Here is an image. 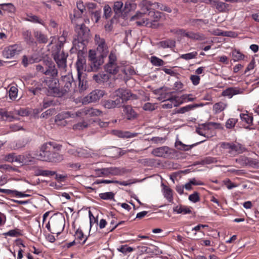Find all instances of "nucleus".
<instances>
[{
    "label": "nucleus",
    "instance_id": "obj_1",
    "mask_svg": "<svg viewBox=\"0 0 259 259\" xmlns=\"http://www.w3.org/2000/svg\"><path fill=\"white\" fill-rule=\"evenodd\" d=\"M62 145L54 142H48L40 147L37 155L38 159L44 161L59 163L64 159L63 155L58 151L61 150Z\"/></svg>",
    "mask_w": 259,
    "mask_h": 259
},
{
    "label": "nucleus",
    "instance_id": "obj_2",
    "mask_svg": "<svg viewBox=\"0 0 259 259\" xmlns=\"http://www.w3.org/2000/svg\"><path fill=\"white\" fill-rule=\"evenodd\" d=\"M62 88L60 89V97L75 90V83L71 73L62 75L61 79Z\"/></svg>",
    "mask_w": 259,
    "mask_h": 259
},
{
    "label": "nucleus",
    "instance_id": "obj_3",
    "mask_svg": "<svg viewBox=\"0 0 259 259\" xmlns=\"http://www.w3.org/2000/svg\"><path fill=\"white\" fill-rule=\"evenodd\" d=\"M149 18H143L142 21L137 22L138 26H145L148 27L156 28L158 26V22L161 17V13L158 11H150Z\"/></svg>",
    "mask_w": 259,
    "mask_h": 259
},
{
    "label": "nucleus",
    "instance_id": "obj_4",
    "mask_svg": "<svg viewBox=\"0 0 259 259\" xmlns=\"http://www.w3.org/2000/svg\"><path fill=\"white\" fill-rule=\"evenodd\" d=\"M62 44L60 43L56 46V50L53 51L52 53L53 57L57 64L58 67L66 71V60L68 57V54L65 53L61 50Z\"/></svg>",
    "mask_w": 259,
    "mask_h": 259
},
{
    "label": "nucleus",
    "instance_id": "obj_5",
    "mask_svg": "<svg viewBox=\"0 0 259 259\" xmlns=\"http://www.w3.org/2000/svg\"><path fill=\"white\" fill-rule=\"evenodd\" d=\"M45 85L48 88V93L54 97H60L59 81L56 77H46L42 81Z\"/></svg>",
    "mask_w": 259,
    "mask_h": 259
},
{
    "label": "nucleus",
    "instance_id": "obj_6",
    "mask_svg": "<svg viewBox=\"0 0 259 259\" xmlns=\"http://www.w3.org/2000/svg\"><path fill=\"white\" fill-rule=\"evenodd\" d=\"M94 41L97 52L103 57H107L109 53V48L105 38L96 34L95 35Z\"/></svg>",
    "mask_w": 259,
    "mask_h": 259
},
{
    "label": "nucleus",
    "instance_id": "obj_7",
    "mask_svg": "<svg viewBox=\"0 0 259 259\" xmlns=\"http://www.w3.org/2000/svg\"><path fill=\"white\" fill-rule=\"evenodd\" d=\"M75 31L77 33L78 42L82 43L84 41H87L90 38V30L84 24L76 25Z\"/></svg>",
    "mask_w": 259,
    "mask_h": 259
},
{
    "label": "nucleus",
    "instance_id": "obj_8",
    "mask_svg": "<svg viewBox=\"0 0 259 259\" xmlns=\"http://www.w3.org/2000/svg\"><path fill=\"white\" fill-rule=\"evenodd\" d=\"M115 96L116 99H120L121 104L124 101L137 99V96L136 95L133 94L130 90L124 89H119L116 90L115 92Z\"/></svg>",
    "mask_w": 259,
    "mask_h": 259
},
{
    "label": "nucleus",
    "instance_id": "obj_9",
    "mask_svg": "<svg viewBox=\"0 0 259 259\" xmlns=\"http://www.w3.org/2000/svg\"><path fill=\"white\" fill-rule=\"evenodd\" d=\"M22 50V47L18 45H11L4 49L2 52L3 56L7 59H11L18 55Z\"/></svg>",
    "mask_w": 259,
    "mask_h": 259
},
{
    "label": "nucleus",
    "instance_id": "obj_10",
    "mask_svg": "<svg viewBox=\"0 0 259 259\" xmlns=\"http://www.w3.org/2000/svg\"><path fill=\"white\" fill-rule=\"evenodd\" d=\"M222 147L231 154H240L244 151V148L239 144L224 143L222 144Z\"/></svg>",
    "mask_w": 259,
    "mask_h": 259
},
{
    "label": "nucleus",
    "instance_id": "obj_11",
    "mask_svg": "<svg viewBox=\"0 0 259 259\" xmlns=\"http://www.w3.org/2000/svg\"><path fill=\"white\" fill-rule=\"evenodd\" d=\"M102 114V111L99 109L94 108L85 107L81 109L76 112V116H82L88 115L89 116H98Z\"/></svg>",
    "mask_w": 259,
    "mask_h": 259
},
{
    "label": "nucleus",
    "instance_id": "obj_12",
    "mask_svg": "<svg viewBox=\"0 0 259 259\" xmlns=\"http://www.w3.org/2000/svg\"><path fill=\"white\" fill-rule=\"evenodd\" d=\"M65 219L62 217L53 218L52 220V224L53 228V234H60L64 230L65 226Z\"/></svg>",
    "mask_w": 259,
    "mask_h": 259
},
{
    "label": "nucleus",
    "instance_id": "obj_13",
    "mask_svg": "<svg viewBox=\"0 0 259 259\" xmlns=\"http://www.w3.org/2000/svg\"><path fill=\"white\" fill-rule=\"evenodd\" d=\"M105 94V91L102 90H95L91 92L83 99V102H95L100 100Z\"/></svg>",
    "mask_w": 259,
    "mask_h": 259
},
{
    "label": "nucleus",
    "instance_id": "obj_14",
    "mask_svg": "<svg viewBox=\"0 0 259 259\" xmlns=\"http://www.w3.org/2000/svg\"><path fill=\"white\" fill-rule=\"evenodd\" d=\"M175 152V150L167 146H162L154 149L152 153L155 156L166 157Z\"/></svg>",
    "mask_w": 259,
    "mask_h": 259
},
{
    "label": "nucleus",
    "instance_id": "obj_15",
    "mask_svg": "<svg viewBox=\"0 0 259 259\" xmlns=\"http://www.w3.org/2000/svg\"><path fill=\"white\" fill-rule=\"evenodd\" d=\"M44 62L45 64L44 74L46 75H50L51 77H57L58 72L54 63L48 60L45 61Z\"/></svg>",
    "mask_w": 259,
    "mask_h": 259
},
{
    "label": "nucleus",
    "instance_id": "obj_16",
    "mask_svg": "<svg viewBox=\"0 0 259 259\" xmlns=\"http://www.w3.org/2000/svg\"><path fill=\"white\" fill-rule=\"evenodd\" d=\"M172 93L173 92H168L163 95L161 94L159 98L163 99L164 101H169L170 102L174 103V106H177L182 104V102H180L179 97L172 96Z\"/></svg>",
    "mask_w": 259,
    "mask_h": 259
},
{
    "label": "nucleus",
    "instance_id": "obj_17",
    "mask_svg": "<svg viewBox=\"0 0 259 259\" xmlns=\"http://www.w3.org/2000/svg\"><path fill=\"white\" fill-rule=\"evenodd\" d=\"M106 57H103L102 55H100L97 58L91 61V71H97L99 69L100 66L103 64L104 59Z\"/></svg>",
    "mask_w": 259,
    "mask_h": 259
},
{
    "label": "nucleus",
    "instance_id": "obj_18",
    "mask_svg": "<svg viewBox=\"0 0 259 259\" xmlns=\"http://www.w3.org/2000/svg\"><path fill=\"white\" fill-rule=\"evenodd\" d=\"M102 104L105 108L110 109L119 107L121 105V101L120 99L116 98L114 100H105Z\"/></svg>",
    "mask_w": 259,
    "mask_h": 259
},
{
    "label": "nucleus",
    "instance_id": "obj_19",
    "mask_svg": "<svg viewBox=\"0 0 259 259\" xmlns=\"http://www.w3.org/2000/svg\"><path fill=\"white\" fill-rule=\"evenodd\" d=\"M242 93L241 90L237 88H228L224 90L222 93V95L224 97H228L231 98L233 96L240 94Z\"/></svg>",
    "mask_w": 259,
    "mask_h": 259
},
{
    "label": "nucleus",
    "instance_id": "obj_20",
    "mask_svg": "<svg viewBox=\"0 0 259 259\" xmlns=\"http://www.w3.org/2000/svg\"><path fill=\"white\" fill-rule=\"evenodd\" d=\"M76 68L77 71V76L82 75L83 71H85V61L83 58H78L76 62Z\"/></svg>",
    "mask_w": 259,
    "mask_h": 259
},
{
    "label": "nucleus",
    "instance_id": "obj_21",
    "mask_svg": "<svg viewBox=\"0 0 259 259\" xmlns=\"http://www.w3.org/2000/svg\"><path fill=\"white\" fill-rule=\"evenodd\" d=\"M123 112L128 120H133L137 116V114L130 105H126L123 107Z\"/></svg>",
    "mask_w": 259,
    "mask_h": 259
},
{
    "label": "nucleus",
    "instance_id": "obj_22",
    "mask_svg": "<svg viewBox=\"0 0 259 259\" xmlns=\"http://www.w3.org/2000/svg\"><path fill=\"white\" fill-rule=\"evenodd\" d=\"M212 6H214L220 12H226L230 9V5L222 2L213 1Z\"/></svg>",
    "mask_w": 259,
    "mask_h": 259
},
{
    "label": "nucleus",
    "instance_id": "obj_23",
    "mask_svg": "<svg viewBox=\"0 0 259 259\" xmlns=\"http://www.w3.org/2000/svg\"><path fill=\"white\" fill-rule=\"evenodd\" d=\"M113 133L115 135L121 138H131L138 135V133H131L128 131L123 132L119 130L114 131Z\"/></svg>",
    "mask_w": 259,
    "mask_h": 259
},
{
    "label": "nucleus",
    "instance_id": "obj_24",
    "mask_svg": "<svg viewBox=\"0 0 259 259\" xmlns=\"http://www.w3.org/2000/svg\"><path fill=\"white\" fill-rule=\"evenodd\" d=\"M109 78L108 74L104 72H100L93 76V79L98 83H102L106 82Z\"/></svg>",
    "mask_w": 259,
    "mask_h": 259
},
{
    "label": "nucleus",
    "instance_id": "obj_25",
    "mask_svg": "<svg viewBox=\"0 0 259 259\" xmlns=\"http://www.w3.org/2000/svg\"><path fill=\"white\" fill-rule=\"evenodd\" d=\"M205 141V140H203L202 141L197 142L195 144H193L191 145H187L183 144L181 141H176L175 143V146L177 147V149L180 150H184V151H188L190 149H191L192 147H194L196 145H197L202 142Z\"/></svg>",
    "mask_w": 259,
    "mask_h": 259
},
{
    "label": "nucleus",
    "instance_id": "obj_26",
    "mask_svg": "<svg viewBox=\"0 0 259 259\" xmlns=\"http://www.w3.org/2000/svg\"><path fill=\"white\" fill-rule=\"evenodd\" d=\"M189 23L191 26L199 28L203 25L207 24L208 20L201 19H190L189 20Z\"/></svg>",
    "mask_w": 259,
    "mask_h": 259
},
{
    "label": "nucleus",
    "instance_id": "obj_27",
    "mask_svg": "<svg viewBox=\"0 0 259 259\" xmlns=\"http://www.w3.org/2000/svg\"><path fill=\"white\" fill-rule=\"evenodd\" d=\"M204 105L203 103L194 104L193 105H188L186 106L181 107L177 111V113L183 114L185 112H188L196 108L203 107Z\"/></svg>",
    "mask_w": 259,
    "mask_h": 259
},
{
    "label": "nucleus",
    "instance_id": "obj_28",
    "mask_svg": "<svg viewBox=\"0 0 259 259\" xmlns=\"http://www.w3.org/2000/svg\"><path fill=\"white\" fill-rule=\"evenodd\" d=\"M105 70L110 74H116L119 71V66L117 63H107L104 66Z\"/></svg>",
    "mask_w": 259,
    "mask_h": 259
},
{
    "label": "nucleus",
    "instance_id": "obj_29",
    "mask_svg": "<svg viewBox=\"0 0 259 259\" xmlns=\"http://www.w3.org/2000/svg\"><path fill=\"white\" fill-rule=\"evenodd\" d=\"M187 35V37L195 40L202 41L206 38L205 35L200 32H189V34Z\"/></svg>",
    "mask_w": 259,
    "mask_h": 259
},
{
    "label": "nucleus",
    "instance_id": "obj_30",
    "mask_svg": "<svg viewBox=\"0 0 259 259\" xmlns=\"http://www.w3.org/2000/svg\"><path fill=\"white\" fill-rule=\"evenodd\" d=\"M162 186L163 187V190L164 198H165L168 202H172L173 201L172 190L170 188L164 185L163 184H162Z\"/></svg>",
    "mask_w": 259,
    "mask_h": 259
},
{
    "label": "nucleus",
    "instance_id": "obj_31",
    "mask_svg": "<svg viewBox=\"0 0 259 259\" xmlns=\"http://www.w3.org/2000/svg\"><path fill=\"white\" fill-rule=\"evenodd\" d=\"M158 45L163 49L173 48L176 46V41L173 39H167L160 41Z\"/></svg>",
    "mask_w": 259,
    "mask_h": 259
},
{
    "label": "nucleus",
    "instance_id": "obj_32",
    "mask_svg": "<svg viewBox=\"0 0 259 259\" xmlns=\"http://www.w3.org/2000/svg\"><path fill=\"white\" fill-rule=\"evenodd\" d=\"M173 211L177 213H182L184 214H190L192 212L190 208L182 205H178L173 208Z\"/></svg>",
    "mask_w": 259,
    "mask_h": 259
},
{
    "label": "nucleus",
    "instance_id": "obj_33",
    "mask_svg": "<svg viewBox=\"0 0 259 259\" xmlns=\"http://www.w3.org/2000/svg\"><path fill=\"white\" fill-rule=\"evenodd\" d=\"M108 174L112 176H121L124 174V170L117 167H108Z\"/></svg>",
    "mask_w": 259,
    "mask_h": 259
},
{
    "label": "nucleus",
    "instance_id": "obj_34",
    "mask_svg": "<svg viewBox=\"0 0 259 259\" xmlns=\"http://www.w3.org/2000/svg\"><path fill=\"white\" fill-rule=\"evenodd\" d=\"M26 20L34 23H38L42 25H45L43 20L40 19L38 16L31 14H27Z\"/></svg>",
    "mask_w": 259,
    "mask_h": 259
},
{
    "label": "nucleus",
    "instance_id": "obj_35",
    "mask_svg": "<svg viewBox=\"0 0 259 259\" xmlns=\"http://www.w3.org/2000/svg\"><path fill=\"white\" fill-rule=\"evenodd\" d=\"M1 119L3 120H9L12 121L14 119L13 116L11 113L5 111L4 109H0Z\"/></svg>",
    "mask_w": 259,
    "mask_h": 259
},
{
    "label": "nucleus",
    "instance_id": "obj_36",
    "mask_svg": "<svg viewBox=\"0 0 259 259\" xmlns=\"http://www.w3.org/2000/svg\"><path fill=\"white\" fill-rule=\"evenodd\" d=\"M34 36L36 38L39 43L46 44L48 41L47 36L42 33L40 31H35L34 32Z\"/></svg>",
    "mask_w": 259,
    "mask_h": 259
},
{
    "label": "nucleus",
    "instance_id": "obj_37",
    "mask_svg": "<svg viewBox=\"0 0 259 259\" xmlns=\"http://www.w3.org/2000/svg\"><path fill=\"white\" fill-rule=\"evenodd\" d=\"M77 78L78 80V87L79 91L80 92L85 91L88 87L87 81L84 79V76H82V75H80V76H77Z\"/></svg>",
    "mask_w": 259,
    "mask_h": 259
},
{
    "label": "nucleus",
    "instance_id": "obj_38",
    "mask_svg": "<svg viewBox=\"0 0 259 259\" xmlns=\"http://www.w3.org/2000/svg\"><path fill=\"white\" fill-rule=\"evenodd\" d=\"M221 124L220 123L209 122L200 124L199 126H201L204 130L206 132L212 127L215 128H219Z\"/></svg>",
    "mask_w": 259,
    "mask_h": 259
},
{
    "label": "nucleus",
    "instance_id": "obj_39",
    "mask_svg": "<svg viewBox=\"0 0 259 259\" xmlns=\"http://www.w3.org/2000/svg\"><path fill=\"white\" fill-rule=\"evenodd\" d=\"M35 172L36 176H41L44 177L53 176L56 174V171H55L40 169H37Z\"/></svg>",
    "mask_w": 259,
    "mask_h": 259
},
{
    "label": "nucleus",
    "instance_id": "obj_40",
    "mask_svg": "<svg viewBox=\"0 0 259 259\" xmlns=\"http://www.w3.org/2000/svg\"><path fill=\"white\" fill-rule=\"evenodd\" d=\"M27 155H16L15 154V158H14V161L20 163H27L30 162H32V160H28L27 159Z\"/></svg>",
    "mask_w": 259,
    "mask_h": 259
},
{
    "label": "nucleus",
    "instance_id": "obj_41",
    "mask_svg": "<svg viewBox=\"0 0 259 259\" xmlns=\"http://www.w3.org/2000/svg\"><path fill=\"white\" fill-rule=\"evenodd\" d=\"M35 60L36 59H34L32 56L24 55L22 57V64L25 67H26L28 65L35 63Z\"/></svg>",
    "mask_w": 259,
    "mask_h": 259
},
{
    "label": "nucleus",
    "instance_id": "obj_42",
    "mask_svg": "<svg viewBox=\"0 0 259 259\" xmlns=\"http://www.w3.org/2000/svg\"><path fill=\"white\" fill-rule=\"evenodd\" d=\"M23 36L27 44L31 45L34 42V39L32 36L31 31L29 30L24 31Z\"/></svg>",
    "mask_w": 259,
    "mask_h": 259
},
{
    "label": "nucleus",
    "instance_id": "obj_43",
    "mask_svg": "<svg viewBox=\"0 0 259 259\" xmlns=\"http://www.w3.org/2000/svg\"><path fill=\"white\" fill-rule=\"evenodd\" d=\"M240 117L242 121H244L249 125L252 124L253 119L252 115L246 113H241Z\"/></svg>",
    "mask_w": 259,
    "mask_h": 259
},
{
    "label": "nucleus",
    "instance_id": "obj_44",
    "mask_svg": "<svg viewBox=\"0 0 259 259\" xmlns=\"http://www.w3.org/2000/svg\"><path fill=\"white\" fill-rule=\"evenodd\" d=\"M150 62L153 65L157 67L162 66L164 64V61L162 59L155 56L151 57Z\"/></svg>",
    "mask_w": 259,
    "mask_h": 259
},
{
    "label": "nucleus",
    "instance_id": "obj_45",
    "mask_svg": "<svg viewBox=\"0 0 259 259\" xmlns=\"http://www.w3.org/2000/svg\"><path fill=\"white\" fill-rule=\"evenodd\" d=\"M232 56L234 61H238L239 60H242L244 57V55L243 54L236 50L232 51Z\"/></svg>",
    "mask_w": 259,
    "mask_h": 259
},
{
    "label": "nucleus",
    "instance_id": "obj_46",
    "mask_svg": "<svg viewBox=\"0 0 259 259\" xmlns=\"http://www.w3.org/2000/svg\"><path fill=\"white\" fill-rule=\"evenodd\" d=\"M95 174L99 177H108L109 176L108 167L95 169Z\"/></svg>",
    "mask_w": 259,
    "mask_h": 259
},
{
    "label": "nucleus",
    "instance_id": "obj_47",
    "mask_svg": "<svg viewBox=\"0 0 259 259\" xmlns=\"http://www.w3.org/2000/svg\"><path fill=\"white\" fill-rule=\"evenodd\" d=\"M226 107V105L223 102L215 103L213 106V110L215 113H220L223 111Z\"/></svg>",
    "mask_w": 259,
    "mask_h": 259
},
{
    "label": "nucleus",
    "instance_id": "obj_48",
    "mask_svg": "<svg viewBox=\"0 0 259 259\" xmlns=\"http://www.w3.org/2000/svg\"><path fill=\"white\" fill-rule=\"evenodd\" d=\"M99 197L103 200H112L114 197V193L112 192L102 193L99 194Z\"/></svg>",
    "mask_w": 259,
    "mask_h": 259
},
{
    "label": "nucleus",
    "instance_id": "obj_49",
    "mask_svg": "<svg viewBox=\"0 0 259 259\" xmlns=\"http://www.w3.org/2000/svg\"><path fill=\"white\" fill-rule=\"evenodd\" d=\"M145 13L137 12L136 15L132 16L131 18V21H136V23L137 24V22L139 21H142L143 18H145Z\"/></svg>",
    "mask_w": 259,
    "mask_h": 259
},
{
    "label": "nucleus",
    "instance_id": "obj_50",
    "mask_svg": "<svg viewBox=\"0 0 259 259\" xmlns=\"http://www.w3.org/2000/svg\"><path fill=\"white\" fill-rule=\"evenodd\" d=\"M249 157L246 156H240L236 159V162L242 165V166H247Z\"/></svg>",
    "mask_w": 259,
    "mask_h": 259
},
{
    "label": "nucleus",
    "instance_id": "obj_51",
    "mask_svg": "<svg viewBox=\"0 0 259 259\" xmlns=\"http://www.w3.org/2000/svg\"><path fill=\"white\" fill-rule=\"evenodd\" d=\"M4 234L5 236H9L11 237H18L22 235L20 230L18 229L11 230L8 232L5 233Z\"/></svg>",
    "mask_w": 259,
    "mask_h": 259
},
{
    "label": "nucleus",
    "instance_id": "obj_52",
    "mask_svg": "<svg viewBox=\"0 0 259 259\" xmlns=\"http://www.w3.org/2000/svg\"><path fill=\"white\" fill-rule=\"evenodd\" d=\"M117 250L123 254H126L128 252H131L134 250L133 248L128 246L127 245H121L117 248Z\"/></svg>",
    "mask_w": 259,
    "mask_h": 259
},
{
    "label": "nucleus",
    "instance_id": "obj_53",
    "mask_svg": "<svg viewBox=\"0 0 259 259\" xmlns=\"http://www.w3.org/2000/svg\"><path fill=\"white\" fill-rule=\"evenodd\" d=\"M238 122V119L235 118H231L228 119L226 122V127L227 128H232L235 126Z\"/></svg>",
    "mask_w": 259,
    "mask_h": 259
},
{
    "label": "nucleus",
    "instance_id": "obj_54",
    "mask_svg": "<svg viewBox=\"0 0 259 259\" xmlns=\"http://www.w3.org/2000/svg\"><path fill=\"white\" fill-rule=\"evenodd\" d=\"M197 55L196 52H193L187 54H182L180 56V58L186 60H190L192 59L195 58Z\"/></svg>",
    "mask_w": 259,
    "mask_h": 259
},
{
    "label": "nucleus",
    "instance_id": "obj_55",
    "mask_svg": "<svg viewBox=\"0 0 259 259\" xmlns=\"http://www.w3.org/2000/svg\"><path fill=\"white\" fill-rule=\"evenodd\" d=\"M9 97L12 100H15L17 97L18 94V89L15 87H11L10 89L9 92Z\"/></svg>",
    "mask_w": 259,
    "mask_h": 259
},
{
    "label": "nucleus",
    "instance_id": "obj_56",
    "mask_svg": "<svg viewBox=\"0 0 259 259\" xmlns=\"http://www.w3.org/2000/svg\"><path fill=\"white\" fill-rule=\"evenodd\" d=\"M71 117V115L69 112H63L58 114L56 117V121L62 120L65 118Z\"/></svg>",
    "mask_w": 259,
    "mask_h": 259
},
{
    "label": "nucleus",
    "instance_id": "obj_57",
    "mask_svg": "<svg viewBox=\"0 0 259 259\" xmlns=\"http://www.w3.org/2000/svg\"><path fill=\"white\" fill-rule=\"evenodd\" d=\"M141 5L143 10L148 11L151 9L152 3L149 0H143L141 3Z\"/></svg>",
    "mask_w": 259,
    "mask_h": 259
},
{
    "label": "nucleus",
    "instance_id": "obj_58",
    "mask_svg": "<svg viewBox=\"0 0 259 259\" xmlns=\"http://www.w3.org/2000/svg\"><path fill=\"white\" fill-rule=\"evenodd\" d=\"M247 166L254 168H259V160L249 158Z\"/></svg>",
    "mask_w": 259,
    "mask_h": 259
},
{
    "label": "nucleus",
    "instance_id": "obj_59",
    "mask_svg": "<svg viewBox=\"0 0 259 259\" xmlns=\"http://www.w3.org/2000/svg\"><path fill=\"white\" fill-rule=\"evenodd\" d=\"M217 161L216 159L214 157H206L204 159H202L200 162L201 164H209L211 163H214Z\"/></svg>",
    "mask_w": 259,
    "mask_h": 259
},
{
    "label": "nucleus",
    "instance_id": "obj_60",
    "mask_svg": "<svg viewBox=\"0 0 259 259\" xmlns=\"http://www.w3.org/2000/svg\"><path fill=\"white\" fill-rule=\"evenodd\" d=\"M108 62L107 63H117V56L114 51H111L108 57Z\"/></svg>",
    "mask_w": 259,
    "mask_h": 259
},
{
    "label": "nucleus",
    "instance_id": "obj_61",
    "mask_svg": "<svg viewBox=\"0 0 259 259\" xmlns=\"http://www.w3.org/2000/svg\"><path fill=\"white\" fill-rule=\"evenodd\" d=\"M123 7V3L121 1H117L114 3L113 10L114 12L117 14L121 12V9Z\"/></svg>",
    "mask_w": 259,
    "mask_h": 259
},
{
    "label": "nucleus",
    "instance_id": "obj_62",
    "mask_svg": "<svg viewBox=\"0 0 259 259\" xmlns=\"http://www.w3.org/2000/svg\"><path fill=\"white\" fill-rule=\"evenodd\" d=\"M123 72L127 76L133 75L136 74V72L135 71L133 67L128 66L125 67L123 70Z\"/></svg>",
    "mask_w": 259,
    "mask_h": 259
},
{
    "label": "nucleus",
    "instance_id": "obj_63",
    "mask_svg": "<svg viewBox=\"0 0 259 259\" xmlns=\"http://www.w3.org/2000/svg\"><path fill=\"white\" fill-rule=\"evenodd\" d=\"M189 200L194 203L199 201L200 200L199 193L197 192H195L194 193L190 195Z\"/></svg>",
    "mask_w": 259,
    "mask_h": 259
},
{
    "label": "nucleus",
    "instance_id": "obj_64",
    "mask_svg": "<svg viewBox=\"0 0 259 259\" xmlns=\"http://www.w3.org/2000/svg\"><path fill=\"white\" fill-rule=\"evenodd\" d=\"M76 7L81 13H83L85 11V4H84L82 0H79L76 2Z\"/></svg>",
    "mask_w": 259,
    "mask_h": 259
}]
</instances>
